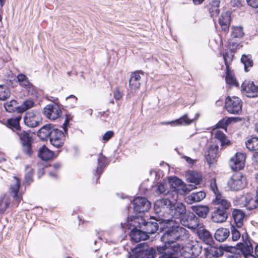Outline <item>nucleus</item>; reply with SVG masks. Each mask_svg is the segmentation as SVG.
Listing matches in <instances>:
<instances>
[{
  "label": "nucleus",
  "mask_w": 258,
  "mask_h": 258,
  "mask_svg": "<svg viewBox=\"0 0 258 258\" xmlns=\"http://www.w3.org/2000/svg\"><path fill=\"white\" fill-rule=\"evenodd\" d=\"M188 234V231L177 224L168 229L161 237L164 245L157 247V251L161 254L158 258H179L180 246L175 241L186 238Z\"/></svg>",
  "instance_id": "1"
},
{
  "label": "nucleus",
  "mask_w": 258,
  "mask_h": 258,
  "mask_svg": "<svg viewBox=\"0 0 258 258\" xmlns=\"http://www.w3.org/2000/svg\"><path fill=\"white\" fill-rule=\"evenodd\" d=\"M231 169L235 172L227 182L230 190L238 191L242 187V153H236L229 161Z\"/></svg>",
  "instance_id": "2"
},
{
  "label": "nucleus",
  "mask_w": 258,
  "mask_h": 258,
  "mask_svg": "<svg viewBox=\"0 0 258 258\" xmlns=\"http://www.w3.org/2000/svg\"><path fill=\"white\" fill-rule=\"evenodd\" d=\"M172 202L168 199H161L157 200L154 203V211L158 215L159 218H161V220L163 221H167L170 228L177 224L179 226L178 222L175 221L170 219H163V217H166L171 208V204Z\"/></svg>",
  "instance_id": "3"
},
{
  "label": "nucleus",
  "mask_w": 258,
  "mask_h": 258,
  "mask_svg": "<svg viewBox=\"0 0 258 258\" xmlns=\"http://www.w3.org/2000/svg\"><path fill=\"white\" fill-rule=\"evenodd\" d=\"M130 258H155L156 250L146 243H141L132 251Z\"/></svg>",
  "instance_id": "4"
},
{
  "label": "nucleus",
  "mask_w": 258,
  "mask_h": 258,
  "mask_svg": "<svg viewBox=\"0 0 258 258\" xmlns=\"http://www.w3.org/2000/svg\"><path fill=\"white\" fill-rule=\"evenodd\" d=\"M21 141L23 152L27 155L30 156L33 153L32 149V138L30 132L20 131L17 133Z\"/></svg>",
  "instance_id": "5"
},
{
  "label": "nucleus",
  "mask_w": 258,
  "mask_h": 258,
  "mask_svg": "<svg viewBox=\"0 0 258 258\" xmlns=\"http://www.w3.org/2000/svg\"><path fill=\"white\" fill-rule=\"evenodd\" d=\"M230 247L220 246L219 247L208 245L204 248V253L206 258L219 257L224 254L225 251H230Z\"/></svg>",
  "instance_id": "6"
},
{
  "label": "nucleus",
  "mask_w": 258,
  "mask_h": 258,
  "mask_svg": "<svg viewBox=\"0 0 258 258\" xmlns=\"http://www.w3.org/2000/svg\"><path fill=\"white\" fill-rule=\"evenodd\" d=\"M225 107L230 113L238 114L242 109L241 100L237 97L228 96L226 99Z\"/></svg>",
  "instance_id": "7"
},
{
  "label": "nucleus",
  "mask_w": 258,
  "mask_h": 258,
  "mask_svg": "<svg viewBox=\"0 0 258 258\" xmlns=\"http://www.w3.org/2000/svg\"><path fill=\"white\" fill-rule=\"evenodd\" d=\"M169 182L174 188V190L171 192V195L173 196L175 200L178 198V192H180V194H185L187 191L190 190V188H188L184 185L181 179L176 177L170 179Z\"/></svg>",
  "instance_id": "8"
},
{
  "label": "nucleus",
  "mask_w": 258,
  "mask_h": 258,
  "mask_svg": "<svg viewBox=\"0 0 258 258\" xmlns=\"http://www.w3.org/2000/svg\"><path fill=\"white\" fill-rule=\"evenodd\" d=\"M253 241L248 235L247 232L243 234V256L244 258H256L253 254Z\"/></svg>",
  "instance_id": "9"
},
{
  "label": "nucleus",
  "mask_w": 258,
  "mask_h": 258,
  "mask_svg": "<svg viewBox=\"0 0 258 258\" xmlns=\"http://www.w3.org/2000/svg\"><path fill=\"white\" fill-rule=\"evenodd\" d=\"M186 213V208L184 204L180 202L171 203V208L168 215L172 218L180 219Z\"/></svg>",
  "instance_id": "10"
},
{
  "label": "nucleus",
  "mask_w": 258,
  "mask_h": 258,
  "mask_svg": "<svg viewBox=\"0 0 258 258\" xmlns=\"http://www.w3.org/2000/svg\"><path fill=\"white\" fill-rule=\"evenodd\" d=\"M43 112L46 117L51 120L58 118L61 113L59 107L55 103L47 105L44 107Z\"/></svg>",
  "instance_id": "11"
},
{
  "label": "nucleus",
  "mask_w": 258,
  "mask_h": 258,
  "mask_svg": "<svg viewBox=\"0 0 258 258\" xmlns=\"http://www.w3.org/2000/svg\"><path fill=\"white\" fill-rule=\"evenodd\" d=\"M49 140L51 144L53 146L59 148L63 145L65 140L64 134L57 128H53Z\"/></svg>",
  "instance_id": "12"
},
{
  "label": "nucleus",
  "mask_w": 258,
  "mask_h": 258,
  "mask_svg": "<svg viewBox=\"0 0 258 258\" xmlns=\"http://www.w3.org/2000/svg\"><path fill=\"white\" fill-rule=\"evenodd\" d=\"M134 210L139 213L147 211L151 207L150 202L145 198L137 197L133 201Z\"/></svg>",
  "instance_id": "13"
},
{
  "label": "nucleus",
  "mask_w": 258,
  "mask_h": 258,
  "mask_svg": "<svg viewBox=\"0 0 258 258\" xmlns=\"http://www.w3.org/2000/svg\"><path fill=\"white\" fill-rule=\"evenodd\" d=\"M231 32V40L229 43V48L231 50L235 49L241 42L242 37V27H233Z\"/></svg>",
  "instance_id": "14"
},
{
  "label": "nucleus",
  "mask_w": 258,
  "mask_h": 258,
  "mask_svg": "<svg viewBox=\"0 0 258 258\" xmlns=\"http://www.w3.org/2000/svg\"><path fill=\"white\" fill-rule=\"evenodd\" d=\"M20 186V182L19 179L16 177H14L13 183L11 185L10 188V194L13 199V204L18 206L22 200L21 195H18V192Z\"/></svg>",
  "instance_id": "15"
},
{
  "label": "nucleus",
  "mask_w": 258,
  "mask_h": 258,
  "mask_svg": "<svg viewBox=\"0 0 258 258\" xmlns=\"http://www.w3.org/2000/svg\"><path fill=\"white\" fill-rule=\"evenodd\" d=\"M41 120L39 113L34 112H27L24 118L25 124L30 127L37 126L41 121Z\"/></svg>",
  "instance_id": "16"
},
{
  "label": "nucleus",
  "mask_w": 258,
  "mask_h": 258,
  "mask_svg": "<svg viewBox=\"0 0 258 258\" xmlns=\"http://www.w3.org/2000/svg\"><path fill=\"white\" fill-rule=\"evenodd\" d=\"M243 92L247 97L258 96V86L254 85L253 81L245 80L243 82Z\"/></svg>",
  "instance_id": "17"
},
{
  "label": "nucleus",
  "mask_w": 258,
  "mask_h": 258,
  "mask_svg": "<svg viewBox=\"0 0 258 258\" xmlns=\"http://www.w3.org/2000/svg\"><path fill=\"white\" fill-rule=\"evenodd\" d=\"M228 218L227 211L221 209L220 207H216L212 213L211 219L215 223H222L226 221Z\"/></svg>",
  "instance_id": "18"
},
{
  "label": "nucleus",
  "mask_w": 258,
  "mask_h": 258,
  "mask_svg": "<svg viewBox=\"0 0 258 258\" xmlns=\"http://www.w3.org/2000/svg\"><path fill=\"white\" fill-rule=\"evenodd\" d=\"M202 250V246L199 243H189L184 248V252H187V254L183 253V254L186 257H196L201 253Z\"/></svg>",
  "instance_id": "19"
},
{
  "label": "nucleus",
  "mask_w": 258,
  "mask_h": 258,
  "mask_svg": "<svg viewBox=\"0 0 258 258\" xmlns=\"http://www.w3.org/2000/svg\"><path fill=\"white\" fill-rule=\"evenodd\" d=\"M144 74L142 71H135L131 73L129 80V85L131 89L136 90L140 88L141 76H143Z\"/></svg>",
  "instance_id": "20"
},
{
  "label": "nucleus",
  "mask_w": 258,
  "mask_h": 258,
  "mask_svg": "<svg viewBox=\"0 0 258 258\" xmlns=\"http://www.w3.org/2000/svg\"><path fill=\"white\" fill-rule=\"evenodd\" d=\"M258 205V187H257L256 195L247 194L245 197V203L243 207L247 210H252L256 208Z\"/></svg>",
  "instance_id": "21"
},
{
  "label": "nucleus",
  "mask_w": 258,
  "mask_h": 258,
  "mask_svg": "<svg viewBox=\"0 0 258 258\" xmlns=\"http://www.w3.org/2000/svg\"><path fill=\"white\" fill-rule=\"evenodd\" d=\"M218 147L217 146H211L206 153L205 157L210 166L216 162L218 158Z\"/></svg>",
  "instance_id": "22"
},
{
  "label": "nucleus",
  "mask_w": 258,
  "mask_h": 258,
  "mask_svg": "<svg viewBox=\"0 0 258 258\" xmlns=\"http://www.w3.org/2000/svg\"><path fill=\"white\" fill-rule=\"evenodd\" d=\"M198 235L199 238L207 245H212L213 242V238L211 233L204 228L198 229Z\"/></svg>",
  "instance_id": "23"
},
{
  "label": "nucleus",
  "mask_w": 258,
  "mask_h": 258,
  "mask_svg": "<svg viewBox=\"0 0 258 258\" xmlns=\"http://www.w3.org/2000/svg\"><path fill=\"white\" fill-rule=\"evenodd\" d=\"M142 221L141 228H143L144 232L148 234L155 233L158 229V225L157 223L154 222H145L144 220L141 219Z\"/></svg>",
  "instance_id": "24"
},
{
  "label": "nucleus",
  "mask_w": 258,
  "mask_h": 258,
  "mask_svg": "<svg viewBox=\"0 0 258 258\" xmlns=\"http://www.w3.org/2000/svg\"><path fill=\"white\" fill-rule=\"evenodd\" d=\"M130 236L132 241L137 243L141 240H145L149 237L148 235L145 233L144 231L134 228L132 230Z\"/></svg>",
  "instance_id": "25"
},
{
  "label": "nucleus",
  "mask_w": 258,
  "mask_h": 258,
  "mask_svg": "<svg viewBox=\"0 0 258 258\" xmlns=\"http://www.w3.org/2000/svg\"><path fill=\"white\" fill-rule=\"evenodd\" d=\"M206 197V194L204 191L193 192L185 198V202L187 204H192L195 202H199Z\"/></svg>",
  "instance_id": "26"
},
{
  "label": "nucleus",
  "mask_w": 258,
  "mask_h": 258,
  "mask_svg": "<svg viewBox=\"0 0 258 258\" xmlns=\"http://www.w3.org/2000/svg\"><path fill=\"white\" fill-rule=\"evenodd\" d=\"M194 119L189 118L186 114H185L180 118L176 119L175 121L170 122H161L162 124H170L172 125H187L191 124L194 121Z\"/></svg>",
  "instance_id": "27"
},
{
  "label": "nucleus",
  "mask_w": 258,
  "mask_h": 258,
  "mask_svg": "<svg viewBox=\"0 0 258 258\" xmlns=\"http://www.w3.org/2000/svg\"><path fill=\"white\" fill-rule=\"evenodd\" d=\"M213 202L217 207H220L221 209L225 210L226 211H227L231 205L230 203L220 194L216 196Z\"/></svg>",
  "instance_id": "28"
},
{
  "label": "nucleus",
  "mask_w": 258,
  "mask_h": 258,
  "mask_svg": "<svg viewBox=\"0 0 258 258\" xmlns=\"http://www.w3.org/2000/svg\"><path fill=\"white\" fill-rule=\"evenodd\" d=\"M230 14L229 12L227 11L222 13L219 20V22L222 29L226 31H227L230 25Z\"/></svg>",
  "instance_id": "29"
},
{
  "label": "nucleus",
  "mask_w": 258,
  "mask_h": 258,
  "mask_svg": "<svg viewBox=\"0 0 258 258\" xmlns=\"http://www.w3.org/2000/svg\"><path fill=\"white\" fill-rule=\"evenodd\" d=\"M52 129L50 124L44 125L39 130L38 136L42 140H47L50 138Z\"/></svg>",
  "instance_id": "30"
},
{
  "label": "nucleus",
  "mask_w": 258,
  "mask_h": 258,
  "mask_svg": "<svg viewBox=\"0 0 258 258\" xmlns=\"http://www.w3.org/2000/svg\"><path fill=\"white\" fill-rule=\"evenodd\" d=\"M229 234L230 231L228 229L221 228L216 231L215 238L219 242H223L229 237Z\"/></svg>",
  "instance_id": "31"
},
{
  "label": "nucleus",
  "mask_w": 258,
  "mask_h": 258,
  "mask_svg": "<svg viewBox=\"0 0 258 258\" xmlns=\"http://www.w3.org/2000/svg\"><path fill=\"white\" fill-rule=\"evenodd\" d=\"M53 154V152L48 149L45 146L41 147L38 152V156L44 161H48L51 159Z\"/></svg>",
  "instance_id": "32"
},
{
  "label": "nucleus",
  "mask_w": 258,
  "mask_h": 258,
  "mask_svg": "<svg viewBox=\"0 0 258 258\" xmlns=\"http://www.w3.org/2000/svg\"><path fill=\"white\" fill-rule=\"evenodd\" d=\"M220 1L214 0L208 5L209 13L212 17H217L220 12L219 11Z\"/></svg>",
  "instance_id": "33"
},
{
  "label": "nucleus",
  "mask_w": 258,
  "mask_h": 258,
  "mask_svg": "<svg viewBox=\"0 0 258 258\" xmlns=\"http://www.w3.org/2000/svg\"><path fill=\"white\" fill-rule=\"evenodd\" d=\"M194 212L199 217L205 218L209 211V208L205 206H196L191 207Z\"/></svg>",
  "instance_id": "34"
},
{
  "label": "nucleus",
  "mask_w": 258,
  "mask_h": 258,
  "mask_svg": "<svg viewBox=\"0 0 258 258\" xmlns=\"http://www.w3.org/2000/svg\"><path fill=\"white\" fill-rule=\"evenodd\" d=\"M245 145L248 150L250 151L258 150V137L251 136L245 142Z\"/></svg>",
  "instance_id": "35"
},
{
  "label": "nucleus",
  "mask_w": 258,
  "mask_h": 258,
  "mask_svg": "<svg viewBox=\"0 0 258 258\" xmlns=\"http://www.w3.org/2000/svg\"><path fill=\"white\" fill-rule=\"evenodd\" d=\"M253 64L252 56L250 54H243V64L245 72H248L250 71L249 68H251L253 66Z\"/></svg>",
  "instance_id": "36"
},
{
  "label": "nucleus",
  "mask_w": 258,
  "mask_h": 258,
  "mask_svg": "<svg viewBox=\"0 0 258 258\" xmlns=\"http://www.w3.org/2000/svg\"><path fill=\"white\" fill-rule=\"evenodd\" d=\"M234 254L227 258H242V242L238 243L235 246H231L230 251Z\"/></svg>",
  "instance_id": "37"
},
{
  "label": "nucleus",
  "mask_w": 258,
  "mask_h": 258,
  "mask_svg": "<svg viewBox=\"0 0 258 258\" xmlns=\"http://www.w3.org/2000/svg\"><path fill=\"white\" fill-rule=\"evenodd\" d=\"M34 105V101L31 99H27L23 102L20 106H18L17 111L20 113L25 112L33 107Z\"/></svg>",
  "instance_id": "38"
},
{
  "label": "nucleus",
  "mask_w": 258,
  "mask_h": 258,
  "mask_svg": "<svg viewBox=\"0 0 258 258\" xmlns=\"http://www.w3.org/2000/svg\"><path fill=\"white\" fill-rule=\"evenodd\" d=\"M214 137L221 142L222 146L229 145L230 144V141L227 139L225 134L220 130L215 131Z\"/></svg>",
  "instance_id": "39"
},
{
  "label": "nucleus",
  "mask_w": 258,
  "mask_h": 258,
  "mask_svg": "<svg viewBox=\"0 0 258 258\" xmlns=\"http://www.w3.org/2000/svg\"><path fill=\"white\" fill-rule=\"evenodd\" d=\"M232 216L236 227L240 228L242 227V211L240 210L234 209L232 212Z\"/></svg>",
  "instance_id": "40"
},
{
  "label": "nucleus",
  "mask_w": 258,
  "mask_h": 258,
  "mask_svg": "<svg viewBox=\"0 0 258 258\" xmlns=\"http://www.w3.org/2000/svg\"><path fill=\"white\" fill-rule=\"evenodd\" d=\"M11 199L8 195H4L0 199V213L4 212L8 208L11 201Z\"/></svg>",
  "instance_id": "41"
},
{
  "label": "nucleus",
  "mask_w": 258,
  "mask_h": 258,
  "mask_svg": "<svg viewBox=\"0 0 258 258\" xmlns=\"http://www.w3.org/2000/svg\"><path fill=\"white\" fill-rule=\"evenodd\" d=\"M226 82L227 84L230 85H234L236 87H238V83L236 81L234 74L229 70V68L226 69Z\"/></svg>",
  "instance_id": "42"
},
{
  "label": "nucleus",
  "mask_w": 258,
  "mask_h": 258,
  "mask_svg": "<svg viewBox=\"0 0 258 258\" xmlns=\"http://www.w3.org/2000/svg\"><path fill=\"white\" fill-rule=\"evenodd\" d=\"M11 92L6 85H0V100H4L10 96Z\"/></svg>",
  "instance_id": "43"
},
{
  "label": "nucleus",
  "mask_w": 258,
  "mask_h": 258,
  "mask_svg": "<svg viewBox=\"0 0 258 258\" xmlns=\"http://www.w3.org/2000/svg\"><path fill=\"white\" fill-rule=\"evenodd\" d=\"M17 102L15 100H12L9 102L5 103L4 107L7 111L9 112L17 111L18 106H17Z\"/></svg>",
  "instance_id": "44"
},
{
  "label": "nucleus",
  "mask_w": 258,
  "mask_h": 258,
  "mask_svg": "<svg viewBox=\"0 0 258 258\" xmlns=\"http://www.w3.org/2000/svg\"><path fill=\"white\" fill-rule=\"evenodd\" d=\"M231 52H226L225 54H223V58L224 60L225 64L226 67V69H228L229 67V64L231 62L233 57V54L232 53V52L235 50H231Z\"/></svg>",
  "instance_id": "45"
},
{
  "label": "nucleus",
  "mask_w": 258,
  "mask_h": 258,
  "mask_svg": "<svg viewBox=\"0 0 258 258\" xmlns=\"http://www.w3.org/2000/svg\"><path fill=\"white\" fill-rule=\"evenodd\" d=\"M21 118V117L19 116L17 117L15 119H10L8 120V124L9 125L14 127L16 130H19L20 127L19 125V121Z\"/></svg>",
  "instance_id": "46"
},
{
  "label": "nucleus",
  "mask_w": 258,
  "mask_h": 258,
  "mask_svg": "<svg viewBox=\"0 0 258 258\" xmlns=\"http://www.w3.org/2000/svg\"><path fill=\"white\" fill-rule=\"evenodd\" d=\"M20 85L24 88L28 92L33 91L34 88L33 85L29 81L28 78L21 82Z\"/></svg>",
  "instance_id": "47"
},
{
  "label": "nucleus",
  "mask_w": 258,
  "mask_h": 258,
  "mask_svg": "<svg viewBox=\"0 0 258 258\" xmlns=\"http://www.w3.org/2000/svg\"><path fill=\"white\" fill-rule=\"evenodd\" d=\"M98 165L96 170L97 174H100L102 170V166L105 164V157L101 155L98 159Z\"/></svg>",
  "instance_id": "48"
},
{
  "label": "nucleus",
  "mask_w": 258,
  "mask_h": 258,
  "mask_svg": "<svg viewBox=\"0 0 258 258\" xmlns=\"http://www.w3.org/2000/svg\"><path fill=\"white\" fill-rule=\"evenodd\" d=\"M156 191L160 194H166L168 192L167 185L163 183H159L157 185Z\"/></svg>",
  "instance_id": "49"
},
{
  "label": "nucleus",
  "mask_w": 258,
  "mask_h": 258,
  "mask_svg": "<svg viewBox=\"0 0 258 258\" xmlns=\"http://www.w3.org/2000/svg\"><path fill=\"white\" fill-rule=\"evenodd\" d=\"M190 181L191 182L195 183L196 184H198L201 180V175L197 173L192 172L190 174Z\"/></svg>",
  "instance_id": "50"
},
{
  "label": "nucleus",
  "mask_w": 258,
  "mask_h": 258,
  "mask_svg": "<svg viewBox=\"0 0 258 258\" xmlns=\"http://www.w3.org/2000/svg\"><path fill=\"white\" fill-rule=\"evenodd\" d=\"M210 188L211 190L213 191L215 196L220 194L218 189L216 180L215 178H213L211 180Z\"/></svg>",
  "instance_id": "51"
},
{
  "label": "nucleus",
  "mask_w": 258,
  "mask_h": 258,
  "mask_svg": "<svg viewBox=\"0 0 258 258\" xmlns=\"http://www.w3.org/2000/svg\"><path fill=\"white\" fill-rule=\"evenodd\" d=\"M229 124V123L227 122V119H223L220 121H219L216 125V128H223L225 130L226 132L227 130V126Z\"/></svg>",
  "instance_id": "52"
},
{
  "label": "nucleus",
  "mask_w": 258,
  "mask_h": 258,
  "mask_svg": "<svg viewBox=\"0 0 258 258\" xmlns=\"http://www.w3.org/2000/svg\"><path fill=\"white\" fill-rule=\"evenodd\" d=\"M232 238L233 241H237L240 237V233L239 231L232 226L231 229Z\"/></svg>",
  "instance_id": "53"
},
{
  "label": "nucleus",
  "mask_w": 258,
  "mask_h": 258,
  "mask_svg": "<svg viewBox=\"0 0 258 258\" xmlns=\"http://www.w3.org/2000/svg\"><path fill=\"white\" fill-rule=\"evenodd\" d=\"M122 92L120 91L118 87H116L114 89L113 91V96L115 99H120L122 97Z\"/></svg>",
  "instance_id": "54"
},
{
  "label": "nucleus",
  "mask_w": 258,
  "mask_h": 258,
  "mask_svg": "<svg viewBox=\"0 0 258 258\" xmlns=\"http://www.w3.org/2000/svg\"><path fill=\"white\" fill-rule=\"evenodd\" d=\"M113 135L112 131H108L106 132L102 137L103 140L105 141H108Z\"/></svg>",
  "instance_id": "55"
},
{
  "label": "nucleus",
  "mask_w": 258,
  "mask_h": 258,
  "mask_svg": "<svg viewBox=\"0 0 258 258\" xmlns=\"http://www.w3.org/2000/svg\"><path fill=\"white\" fill-rule=\"evenodd\" d=\"M247 4L249 6L254 8H258V0H246Z\"/></svg>",
  "instance_id": "56"
},
{
  "label": "nucleus",
  "mask_w": 258,
  "mask_h": 258,
  "mask_svg": "<svg viewBox=\"0 0 258 258\" xmlns=\"http://www.w3.org/2000/svg\"><path fill=\"white\" fill-rule=\"evenodd\" d=\"M34 171L31 170L25 176V180L26 182H30L32 180V175L33 174Z\"/></svg>",
  "instance_id": "57"
},
{
  "label": "nucleus",
  "mask_w": 258,
  "mask_h": 258,
  "mask_svg": "<svg viewBox=\"0 0 258 258\" xmlns=\"http://www.w3.org/2000/svg\"><path fill=\"white\" fill-rule=\"evenodd\" d=\"M17 80L18 83L20 84L22 82H24V80L28 79V77L24 74H20L17 76Z\"/></svg>",
  "instance_id": "58"
},
{
  "label": "nucleus",
  "mask_w": 258,
  "mask_h": 258,
  "mask_svg": "<svg viewBox=\"0 0 258 258\" xmlns=\"http://www.w3.org/2000/svg\"><path fill=\"white\" fill-rule=\"evenodd\" d=\"M227 122L228 123H229V124L231 123L232 122H237V121H240L241 120V118L239 117H228L227 118Z\"/></svg>",
  "instance_id": "59"
},
{
  "label": "nucleus",
  "mask_w": 258,
  "mask_h": 258,
  "mask_svg": "<svg viewBox=\"0 0 258 258\" xmlns=\"http://www.w3.org/2000/svg\"><path fill=\"white\" fill-rule=\"evenodd\" d=\"M231 3L233 7H239L240 5L239 0H231Z\"/></svg>",
  "instance_id": "60"
},
{
  "label": "nucleus",
  "mask_w": 258,
  "mask_h": 258,
  "mask_svg": "<svg viewBox=\"0 0 258 258\" xmlns=\"http://www.w3.org/2000/svg\"><path fill=\"white\" fill-rule=\"evenodd\" d=\"M253 161L258 164V151L255 152L252 156Z\"/></svg>",
  "instance_id": "61"
},
{
  "label": "nucleus",
  "mask_w": 258,
  "mask_h": 258,
  "mask_svg": "<svg viewBox=\"0 0 258 258\" xmlns=\"http://www.w3.org/2000/svg\"><path fill=\"white\" fill-rule=\"evenodd\" d=\"M44 174V168H40L39 169L38 171V176L39 178L42 176Z\"/></svg>",
  "instance_id": "62"
},
{
  "label": "nucleus",
  "mask_w": 258,
  "mask_h": 258,
  "mask_svg": "<svg viewBox=\"0 0 258 258\" xmlns=\"http://www.w3.org/2000/svg\"><path fill=\"white\" fill-rule=\"evenodd\" d=\"M69 122V121L65 120L64 122L63 123V128L66 133H67V125Z\"/></svg>",
  "instance_id": "63"
},
{
  "label": "nucleus",
  "mask_w": 258,
  "mask_h": 258,
  "mask_svg": "<svg viewBox=\"0 0 258 258\" xmlns=\"http://www.w3.org/2000/svg\"><path fill=\"white\" fill-rule=\"evenodd\" d=\"M254 253L257 257H258V244H257L254 248Z\"/></svg>",
  "instance_id": "64"
}]
</instances>
